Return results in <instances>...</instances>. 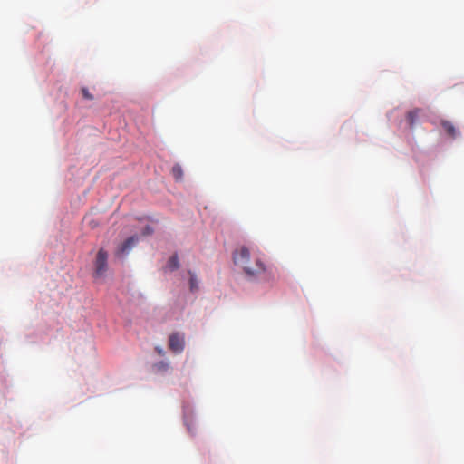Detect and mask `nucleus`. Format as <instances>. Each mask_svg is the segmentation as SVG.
<instances>
[{
  "mask_svg": "<svg viewBox=\"0 0 464 464\" xmlns=\"http://www.w3.org/2000/svg\"><path fill=\"white\" fill-rule=\"evenodd\" d=\"M171 173L176 180H181L183 177V170L180 165L176 164L172 167Z\"/></svg>",
  "mask_w": 464,
  "mask_h": 464,
  "instance_id": "nucleus-8",
  "label": "nucleus"
},
{
  "mask_svg": "<svg viewBox=\"0 0 464 464\" xmlns=\"http://www.w3.org/2000/svg\"><path fill=\"white\" fill-rule=\"evenodd\" d=\"M155 368L159 372H166L169 368V363L164 361H160L155 364Z\"/></svg>",
  "mask_w": 464,
  "mask_h": 464,
  "instance_id": "nucleus-9",
  "label": "nucleus"
},
{
  "mask_svg": "<svg viewBox=\"0 0 464 464\" xmlns=\"http://www.w3.org/2000/svg\"><path fill=\"white\" fill-rule=\"evenodd\" d=\"M233 263L249 280L262 279L275 281L278 276L277 269L264 263L260 256H252L246 246H240L233 251Z\"/></svg>",
  "mask_w": 464,
  "mask_h": 464,
  "instance_id": "nucleus-1",
  "label": "nucleus"
},
{
  "mask_svg": "<svg viewBox=\"0 0 464 464\" xmlns=\"http://www.w3.org/2000/svg\"><path fill=\"white\" fill-rule=\"evenodd\" d=\"M81 92H82V97L84 99H87V100H90V101L93 100L92 94L90 93L89 90L86 87H82L81 89Z\"/></svg>",
  "mask_w": 464,
  "mask_h": 464,
  "instance_id": "nucleus-10",
  "label": "nucleus"
},
{
  "mask_svg": "<svg viewBox=\"0 0 464 464\" xmlns=\"http://www.w3.org/2000/svg\"><path fill=\"white\" fill-rule=\"evenodd\" d=\"M152 233V228L149 226H147L144 229V234L145 235H149V234H151Z\"/></svg>",
  "mask_w": 464,
  "mask_h": 464,
  "instance_id": "nucleus-12",
  "label": "nucleus"
},
{
  "mask_svg": "<svg viewBox=\"0 0 464 464\" xmlns=\"http://www.w3.org/2000/svg\"><path fill=\"white\" fill-rule=\"evenodd\" d=\"M189 284H190V289L192 291L198 289V282H197V278L195 277V276H193V275L191 276Z\"/></svg>",
  "mask_w": 464,
  "mask_h": 464,
  "instance_id": "nucleus-11",
  "label": "nucleus"
},
{
  "mask_svg": "<svg viewBox=\"0 0 464 464\" xmlns=\"http://www.w3.org/2000/svg\"><path fill=\"white\" fill-rule=\"evenodd\" d=\"M157 352L159 353V354L162 355L163 354V350L161 348H157Z\"/></svg>",
  "mask_w": 464,
  "mask_h": 464,
  "instance_id": "nucleus-13",
  "label": "nucleus"
},
{
  "mask_svg": "<svg viewBox=\"0 0 464 464\" xmlns=\"http://www.w3.org/2000/svg\"><path fill=\"white\" fill-rule=\"evenodd\" d=\"M139 237L138 236H131L129 238H127L121 246H119L116 255L118 256H123L125 254H128L133 246L138 243Z\"/></svg>",
  "mask_w": 464,
  "mask_h": 464,
  "instance_id": "nucleus-4",
  "label": "nucleus"
},
{
  "mask_svg": "<svg viewBox=\"0 0 464 464\" xmlns=\"http://www.w3.org/2000/svg\"><path fill=\"white\" fill-rule=\"evenodd\" d=\"M169 348L175 353H180L185 348V335L173 333L169 337Z\"/></svg>",
  "mask_w": 464,
  "mask_h": 464,
  "instance_id": "nucleus-3",
  "label": "nucleus"
},
{
  "mask_svg": "<svg viewBox=\"0 0 464 464\" xmlns=\"http://www.w3.org/2000/svg\"><path fill=\"white\" fill-rule=\"evenodd\" d=\"M441 126L443 127L444 130L452 138H455L457 135L456 129L452 122L449 121H442Z\"/></svg>",
  "mask_w": 464,
  "mask_h": 464,
  "instance_id": "nucleus-6",
  "label": "nucleus"
},
{
  "mask_svg": "<svg viewBox=\"0 0 464 464\" xmlns=\"http://www.w3.org/2000/svg\"><path fill=\"white\" fill-rule=\"evenodd\" d=\"M421 110L420 109H414L412 111H410L407 115H406V119H407V121H408V124L410 126L411 129H413L419 117H420V113Z\"/></svg>",
  "mask_w": 464,
  "mask_h": 464,
  "instance_id": "nucleus-5",
  "label": "nucleus"
},
{
  "mask_svg": "<svg viewBox=\"0 0 464 464\" xmlns=\"http://www.w3.org/2000/svg\"><path fill=\"white\" fill-rule=\"evenodd\" d=\"M108 252L104 248H100L93 262V276L95 278H101L105 276L108 270Z\"/></svg>",
  "mask_w": 464,
  "mask_h": 464,
  "instance_id": "nucleus-2",
  "label": "nucleus"
},
{
  "mask_svg": "<svg viewBox=\"0 0 464 464\" xmlns=\"http://www.w3.org/2000/svg\"><path fill=\"white\" fill-rule=\"evenodd\" d=\"M179 266V257L175 254L172 256H170V258L169 259L168 264H167V267L169 270L173 271V270L178 269Z\"/></svg>",
  "mask_w": 464,
  "mask_h": 464,
  "instance_id": "nucleus-7",
  "label": "nucleus"
}]
</instances>
